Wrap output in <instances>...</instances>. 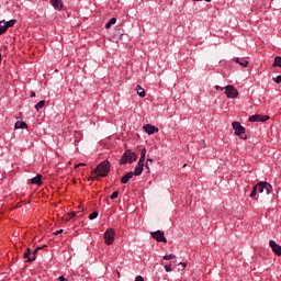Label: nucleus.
Here are the masks:
<instances>
[{
  "instance_id": "obj_1",
  "label": "nucleus",
  "mask_w": 281,
  "mask_h": 281,
  "mask_svg": "<svg viewBox=\"0 0 281 281\" xmlns=\"http://www.w3.org/2000/svg\"><path fill=\"white\" fill-rule=\"evenodd\" d=\"M262 192H266V194H271L273 192V187L269 182H258L250 193V199H254L259 194H262Z\"/></svg>"
},
{
  "instance_id": "obj_2",
  "label": "nucleus",
  "mask_w": 281,
  "mask_h": 281,
  "mask_svg": "<svg viewBox=\"0 0 281 281\" xmlns=\"http://www.w3.org/2000/svg\"><path fill=\"white\" fill-rule=\"evenodd\" d=\"M111 171V162L109 160H103L100 162L94 170L91 171V175H97V177H109Z\"/></svg>"
},
{
  "instance_id": "obj_3",
  "label": "nucleus",
  "mask_w": 281,
  "mask_h": 281,
  "mask_svg": "<svg viewBox=\"0 0 281 281\" xmlns=\"http://www.w3.org/2000/svg\"><path fill=\"white\" fill-rule=\"evenodd\" d=\"M137 161V154L133 153L131 149H126L121 158V164H133Z\"/></svg>"
},
{
  "instance_id": "obj_4",
  "label": "nucleus",
  "mask_w": 281,
  "mask_h": 281,
  "mask_svg": "<svg viewBox=\"0 0 281 281\" xmlns=\"http://www.w3.org/2000/svg\"><path fill=\"white\" fill-rule=\"evenodd\" d=\"M221 91H224L226 98H231L232 100L238 98V90L234 86H226L221 88Z\"/></svg>"
},
{
  "instance_id": "obj_5",
  "label": "nucleus",
  "mask_w": 281,
  "mask_h": 281,
  "mask_svg": "<svg viewBox=\"0 0 281 281\" xmlns=\"http://www.w3.org/2000/svg\"><path fill=\"white\" fill-rule=\"evenodd\" d=\"M233 128L235 131V135H238L240 139H247V135H245V127L240 125V123L233 122Z\"/></svg>"
},
{
  "instance_id": "obj_6",
  "label": "nucleus",
  "mask_w": 281,
  "mask_h": 281,
  "mask_svg": "<svg viewBox=\"0 0 281 281\" xmlns=\"http://www.w3.org/2000/svg\"><path fill=\"white\" fill-rule=\"evenodd\" d=\"M105 245H113L115 243V229L108 228L104 233Z\"/></svg>"
},
{
  "instance_id": "obj_7",
  "label": "nucleus",
  "mask_w": 281,
  "mask_h": 281,
  "mask_svg": "<svg viewBox=\"0 0 281 281\" xmlns=\"http://www.w3.org/2000/svg\"><path fill=\"white\" fill-rule=\"evenodd\" d=\"M151 237L155 238V240H157L158 243H167L166 236L161 231L153 232Z\"/></svg>"
},
{
  "instance_id": "obj_8",
  "label": "nucleus",
  "mask_w": 281,
  "mask_h": 281,
  "mask_svg": "<svg viewBox=\"0 0 281 281\" xmlns=\"http://www.w3.org/2000/svg\"><path fill=\"white\" fill-rule=\"evenodd\" d=\"M268 120H270L269 115L263 116L260 114H255L249 117V122H267Z\"/></svg>"
},
{
  "instance_id": "obj_9",
  "label": "nucleus",
  "mask_w": 281,
  "mask_h": 281,
  "mask_svg": "<svg viewBox=\"0 0 281 281\" xmlns=\"http://www.w3.org/2000/svg\"><path fill=\"white\" fill-rule=\"evenodd\" d=\"M269 246L271 247V249H272L273 254H276V256H281V246L278 245L276 243V240L271 239L269 241Z\"/></svg>"
},
{
  "instance_id": "obj_10",
  "label": "nucleus",
  "mask_w": 281,
  "mask_h": 281,
  "mask_svg": "<svg viewBox=\"0 0 281 281\" xmlns=\"http://www.w3.org/2000/svg\"><path fill=\"white\" fill-rule=\"evenodd\" d=\"M145 132H147L148 135H155V133H159V128L151 124L144 125Z\"/></svg>"
},
{
  "instance_id": "obj_11",
  "label": "nucleus",
  "mask_w": 281,
  "mask_h": 281,
  "mask_svg": "<svg viewBox=\"0 0 281 281\" xmlns=\"http://www.w3.org/2000/svg\"><path fill=\"white\" fill-rule=\"evenodd\" d=\"M142 172H144V162L138 161L133 175H134V177H139V176H142Z\"/></svg>"
},
{
  "instance_id": "obj_12",
  "label": "nucleus",
  "mask_w": 281,
  "mask_h": 281,
  "mask_svg": "<svg viewBox=\"0 0 281 281\" xmlns=\"http://www.w3.org/2000/svg\"><path fill=\"white\" fill-rule=\"evenodd\" d=\"M132 177H135V175L133 173V171L127 172L125 176H123V177L121 178V183H123V184L128 183V181H131V178H132Z\"/></svg>"
},
{
  "instance_id": "obj_13",
  "label": "nucleus",
  "mask_w": 281,
  "mask_h": 281,
  "mask_svg": "<svg viewBox=\"0 0 281 281\" xmlns=\"http://www.w3.org/2000/svg\"><path fill=\"white\" fill-rule=\"evenodd\" d=\"M41 179H43V176L37 175L36 177L30 180V183H32L33 186H43V182L41 181Z\"/></svg>"
},
{
  "instance_id": "obj_14",
  "label": "nucleus",
  "mask_w": 281,
  "mask_h": 281,
  "mask_svg": "<svg viewBox=\"0 0 281 281\" xmlns=\"http://www.w3.org/2000/svg\"><path fill=\"white\" fill-rule=\"evenodd\" d=\"M50 4L55 10H63V0H50Z\"/></svg>"
},
{
  "instance_id": "obj_15",
  "label": "nucleus",
  "mask_w": 281,
  "mask_h": 281,
  "mask_svg": "<svg viewBox=\"0 0 281 281\" xmlns=\"http://www.w3.org/2000/svg\"><path fill=\"white\" fill-rule=\"evenodd\" d=\"M235 63H237L241 67H248L249 66V61L247 59L240 58V57L235 58Z\"/></svg>"
},
{
  "instance_id": "obj_16",
  "label": "nucleus",
  "mask_w": 281,
  "mask_h": 281,
  "mask_svg": "<svg viewBox=\"0 0 281 281\" xmlns=\"http://www.w3.org/2000/svg\"><path fill=\"white\" fill-rule=\"evenodd\" d=\"M136 93L137 95H139V98H146V90H144L142 86L136 87Z\"/></svg>"
},
{
  "instance_id": "obj_17",
  "label": "nucleus",
  "mask_w": 281,
  "mask_h": 281,
  "mask_svg": "<svg viewBox=\"0 0 281 281\" xmlns=\"http://www.w3.org/2000/svg\"><path fill=\"white\" fill-rule=\"evenodd\" d=\"M115 23H117V19H110L109 22L105 24V30H111L112 25H115Z\"/></svg>"
},
{
  "instance_id": "obj_18",
  "label": "nucleus",
  "mask_w": 281,
  "mask_h": 281,
  "mask_svg": "<svg viewBox=\"0 0 281 281\" xmlns=\"http://www.w3.org/2000/svg\"><path fill=\"white\" fill-rule=\"evenodd\" d=\"M14 128H27V123L23 121H18L14 125Z\"/></svg>"
},
{
  "instance_id": "obj_19",
  "label": "nucleus",
  "mask_w": 281,
  "mask_h": 281,
  "mask_svg": "<svg viewBox=\"0 0 281 281\" xmlns=\"http://www.w3.org/2000/svg\"><path fill=\"white\" fill-rule=\"evenodd\" d=\"M145 161H146V148H143L140 150V158H139L138 162L144 164Z\"/></svg>"
},
{
  "instance_id": "obj_20",
  "label": "nucleus",
  "mask_w": 281,
  "mask_h": 281,
  "mask_svg": "<svg viewBox=\"0 0 281 281\" xmlns=\"http://www.w3.org/2000/svg\"><path fill=\"white\" fill-rule=\"evenodd\" d=\"M8 32V26L3 23V21H0V36L1 34H5Z\"/></svg>"
},
{
  "instance_id": "obj_21",
  "label": "nucleus",
  "mask_w": 281,
  "mask_h": 281,
  "mask_svg": "<svg viewBox=\"0 0 281 281\" xmlns=\"http://www.w3.org/2000/svg\"><path fill=\"white\" fill-rule=\"evenodd\" d=\"M3 23H4V27H7V30H8L9 27H14L16 20H10V21L3 22Z\"/></svg>"
},
{
  "instance_id": "obj_22",
  "label": "nucleus",
  "mask_w": 281,
  "mask_h": 281,
  "mask_svg": "<svg viewBox=\"0 0 281 281\" xmlns=\"http://www.w3.org/2000/svg\"><path fill=\"white\" fill-rule=\"evenodd\" d=\"M273 67H281V57L277 56L273 61Z\"/></svg>"
},
{
  "instance_id": "obj_23",
  "label": "nucleus",
  "mask_w": 281,
  "mask_h": 281,
  "mask_svg": "<svg viewBox=\"0 0 281 281\" xmlns=\"http://www.w3.org/2000/svg\"><path fill=\"white\" fill-rule=\"evenodd\" d=\"M31 256H32V249L27 248L23 255V258H25L26 260H30Z\"/></svg>"
},
{
  "instance_id": "obj_24",
  "label": "nucleus",
  "mask_w": 281,
  "mask_h": 281,
  "mask_svg": "<svg viewBox=\"0 0 281 281\" xmlns=\"http://www.w3.org/2000/svg\"><path fill=\"white\" fill-rule=\"evenodd\" d=\"M43 106H45V101H40L36 105H35V109L36 111H41V109H43Z\"/></svg>"
},
{
  "instance_id": "obj_25",
  "label": "nucleus",
  "mask_w": 281,
  "mask_h": 281,
  "mask_svg": "<svg viewBox=\"0 0 281 281\" xmlns=\"http://www.w3.org/2000/svg\"><path fill=\"white\" fill-rule=\"evenodd\" d=\"M162 258H164V260H175V258H177V256H175L173 254H171V255H166V256H164Z\"/></svg>"
},
{
  "instance_id": "obj_26",
  "label": "nucleus",
  "mask_w": 281,
  "mask_h": 281,
  "mask_svg": "<svg viewBox=\"0 0 281 281\" xmlns=\"http://www.w3.org/2000/svg\"><path fill=\"white\" fill-rule=\"evenodd\" d=\"M34 260H36V255H34V252H31V258H29L26 262H34Z\"/></svg>"
},
{
  "instance_id": "obj_27",
  "label": "nucleus",
  "mask_w": 281,
  "mask_h": 281,
  "mask_svg": "<svg viewBox=\"0 0 281 281\" xmlns=\"http://www.w3.org/2000/svg\"><path fill=\"white\" fill-rule=\"evenodd\" d=\"M98 216V212H92L90 215H89V218H90V221H93V220H95V217Z\"/></svg>"
},
{
  "instance_id": "obj_28",
  "label": "nucleus",
  "mask_w": 281,
  "mask_h": 281,
  "mask_svg": "<svg viewBox=\"0 0 281 281\" xmlns=\"http://www.w3.org/2000/svg\"><path fill=\"white\" fill-rule=\"evenodd\" d=\"M117 196H120V192H117V191H114L112 194H111V196H110V199H117Z\"/></svg>"
},
{
  "instance_id": "obj_29",
  "label": "nucleus",
  "mask_w": 281,
  "mask_h": 281,
  "mask_svg": "<svg viewBox=\"0 0 281 281\" xmlns=\"http://www.w3.org/2000/svg\"><path fill=\"white\" fill-rule=\"evenodd\" d=\"M150 164H153V158H149V159H147V162H146V168H147V170H149V165Z\"/></svg>"
},
{
  "instance_id": "obj_30",
  "label": "nucleus",
  "mask_w": 281,
  "mask_h": 281,
  "mask_svg": "<svg viewBox=\"0 0 281 281\" xmlns=\"http://www.w3.org/2000/svg\"><path fill=\"white\" fill-rule=\"evenodd\" d=\"M82 166H87V164L80 162V164L75 165V170L82 167Z\"/></svg>"
},
{
  "instance_id": "obj_31",
  "label": "nucleus",
  "mask_w": 281,
  "mask_h": 281,
  "mask_svg": "<svg viewBox=\"0 0 281 281\" xmlns=\"http://www.w3.org/2000/svg\"><path fill=\"white\" fill-rule=\"evenodd\" d=\"M274 82H277V85H280V82H281V75H279L277 78H274Z\"/></svg>"
},
{
  "instance_id": "obj_32",
  "label": "nucleus",
  "mask_w": 281,
  "mask_h": 281,
  "mask_svg": "<svg viewBox=\"0 0 281 281\" xmlns=\"http://www.w3.org/2000/svg\"><path fill=\"white\" fill-rule=\"evenodd\" d=\"M69 218H74V216H76V212H70L68 213ZM69 218H67V221H69Z\"/></svg>"
},
{
  "instance_id": "obj_33",
  "label": "nucleus",
  "mask_w": 281,
  "mask_h": 281,
  "mask_svg": "<svg viewBox=\"0 0 281 281\" xmlns=\"http://www.w3.org/2000/svg\"><path fill=\"white\" fill-rule=\"evenodd\" d=\"M41 249H43V247H37V248L33 251V256H36V254H38V251H41Z\"/></svg>"
},
{
  "instance_id": "obj_34",
  "label": "nucleus",
  "mask_w": 281,
  "mask_h": 281,
  "mask_svg": "<svg viewBox=\"0 0 281 281\" xmlns=\"http://www.w3.org/2000/svg\"><path fill=\"white\" fill-rule=\"evenodd\" d=\"M165 270L167 271V273H170V271H172V269L170 268V266H165Z\"/></svg>"
},
{
  "instance_id": "obj_35",
  "label": "nucleus",
  "mask_w": 281,
  "mask_h": 281,
  "mask_svg": "<svg viewBox=\"0 0 281 281\" xmlns=\"http://www.w3.org/2000/svg\"><path fill=\"white\" fill-rule=\"evenodd\" d=\"M181 269H186V267H188V263L186 262H180Z\"/></svg>"
},
{
  "instance_id": "obj_36",
  "label": "nucleus",
  "mask_w": 281,
  "mask_h": 281,
  "mask_svg": "<svg viewBox=\"0 0 281 281\" xmlns=\"http://www.w3.org/2000/svg\"><path fill=\"white\" fill-rule=\"evenodd\" d=\"M135 281H144V277L138 276V277H136Z\"/></svg>"
},
{
  "instance_id": "obj_37",
  "label": "nucleus",
  "mask_w": 281,
  "mask_h": 281,
  "mask_svg": "<svg viewBox=\"0 0 281 281\" xmlns=\"http://www.w3.org/2000/svg\"><path fill=\"white\" fill-rule=\"evenodd\" d=\"M95 179H98V176H95V177H90V178L88 179V181H95Z\"/></svg>"
},
{
  "instance_id": "obj_38",
  "label": "nucleus",
  "mask_w": 281,
  "mask_h": 281,
  "mask_svg": "<svg viewBox=\"0 0 281 281\" xmlns=\"http://www.w3.org/2000/svg\"><path fill=\"white\" fill-rule=\"evenodd\" d=\"M58 281H67V279H66L64 276H60V277L58 278Z\"/></svg>"
},
{
  "instance_id": "obj_39",
  "label": "nucleus",
  "mask_w": 281,
  "mask_h": 281,
  "mask_svg": "<svg viewBox=\"0 0 281 281\" xmlns=\"http://www.w3.org/2000/svg\"><path fill=\"white\" fill-rule=\"evenodd\" d=\"M54 234H55V236H58V234H63V229H59V231L55 232Z\"/></svg>"
},
{
  "instance_id": "obj_40",
  "label": "nucleus",
  "mask_w": 281,
  "mask_h": 281,
  "mask_svg": "<svg viewBox=\"0 0 281 281\" xmlns=\"http://www.w3.org/2000/svg\"><path fill=\"white\" fill-rule=\"evenodd\" d=\"M31 98H36V92H31Z\"/></svg>"
},
{
  "instance_id": "obj_41",
  "label": "nucleus",
  "mask_w": 281,
  "mask_h": 281,
  "mask_svg": "<svg viewBox=\"0 0 281 281\" xmlns=\"http://www.w3.org/2000/svg\"><path fill=\"white\" fill-rule=\"evenodd\" d=\"M215 89H216V90H218V89L221 90V89H223V87H221V86H215Z\"/></svg>"
},
{
  "instance_id": "obj_42",
  "label": "nucleus",
  "mask_w": 281,
  "mask_h": 281,
  "mask_svg": "<svg viewBox=\"0 0 281 281\" xmlns=\"http://www.w3.org/2000/svg\"><path fill=\"white\" fill-rule=\"evenodd\" d=\"M0 63H1V53H0Z\"/></svg>"
}]
</instances>
